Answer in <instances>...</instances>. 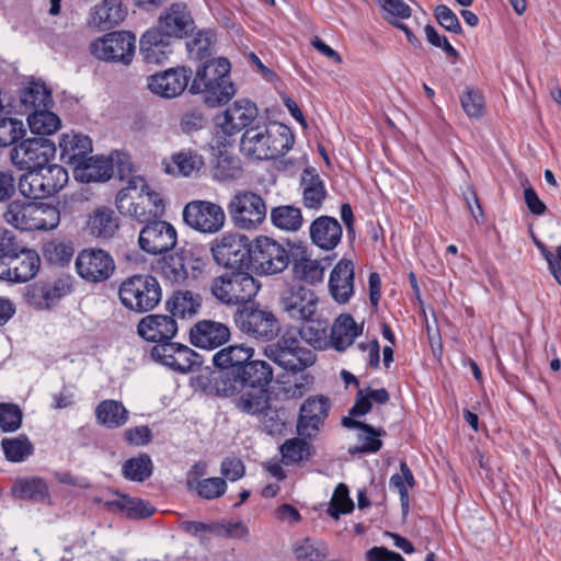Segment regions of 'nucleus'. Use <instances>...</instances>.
Returning <instances> with one entry per match:
<instances>
[{
	"label": "nucleus",
	"instance_id": "nucleus-1",
	"mask_svg": "<svg viewBox=\"0 0 561 561\" xmlns=\"http://www.w3.org/2000/svg\"><path fill=\"white\" fill-rule=\"evenodd\" d=\"M293 145L291 130L277 123L260 122L247 128L240 139L241 152L256 160L276 159L287 153Z\"/></svg>",
	"mask_w": 561,
	"mask_h": 561
},
{
	"label": "nucleus",
	"instance_id": "nucleus-2",
	"mask_svg": "<svg viewBox=\"0 0 561 561\" xmlns=\"http://www.w3.org/2000/svg\"><path fill=\"white\" fill-rule=\"evenodd\" d=\"M230 62L226 58H214L201 65L190 87L193 94H203L204 102L216 107L228 103L236 94L229 77Z\"/></svg>",
	"mask_w": 561,
	"mask_h": 561
},
{
	"label": "nucleus",
	"instance_id": "nucleus-3",
	"mask_svg": "<svg viewBox=\"0 0 561 561\" xmlns=\"http://www.w3.org/2000/svg\"><path fill=\"white\" fill-rule=\"evenodd\" d=\"M116 207L122 215L140 222L160 217L164 213V202L160 193L151 190L141 176H131L127 186L118 191Z\"/></svg>",
	"mask_w": 561,
	"mask_h": 561
},
{
	"label": "nucleus",
	"instance_id": "nucleus-4",
	"mask_svg": "<svg viewBox=\"0 0 561 561\" xmlns=\"http://www.w3.org/2000/svg\"><path fill=\"white\" fill-rule=\"evenodd\" d=\"M59 210L46 203H25L19 199L7 205L3 220L23 231L53 230L59 225Z\"/></svg>",
	"mask_w": 561,
	"mask_h": 561
},
{
	"label": "nucleus",
	"instance_id": "nucleus-5",
	"mask_svg": "<svg viewBox=\"0 0 561 561\" xmlns=\"http://www.w3.org/2000/svg\"><path fill=\"white\" fill-rule=\"evenodd\" d=\"M122 305L134 312L153 310L162 299L159 280L150 274H135L125 278L118 287Z\"/></svg>",
	"mask_w": 561,
	"mask_h": 561
},
{
	"label": "nucleus",
	"instance_id": "nucleus-6",
	"mask_svg": "<svg viewBox=\"0 0 561 561\" xmlns=\"http://www.w3.org/2000/svg\"><path fill=\"white\" fill-rule=\"evenodd\" d=\"M260 283L244 270H232L215 277L210 284L211 295L226 306L250 302L260 290Z\"/></svg>",
	"mask_w": 561,
	"mask_h": 561
},
{
	"label": "nucleus",
	"instance_id": "nucleus-7",
	"mask_svg": "<svg viewBox=\"0 0 561 561\" xmlns=\"http://www.w3.org/2000/svg\"><path fill=\"white\" fill-rule=\"evenodd\" d=\"M259 110L255 103L247 99H240L229 105L221 114L216 116L214 137L215 146H227L229 141L226 136H233L247 128L259 124Z\"/></svg>",
	"mask_w": 561,
	"mask_h": 561
},
{
	"label": "nucleus",
	"instance_id": "nucleus-8",
	"mask_svg": "<svg viewBox=\"0 0 561 561\" xmlns=\"http://www.w3.org/2000/svg\"><path fill=\"white\" fill-rule=\"evenodd\" d=\"M227 210L233 226L245 231L257 229L267 214L263 197L249 190L237 191L229 199Z\"/></svg>",
	"mask_w": 561,
	"mask_h": 561
},
{
	"label": "nucleus",
	"instance_id": "nucleus-9",
	"mask_svg": "<svg viewBox=\"0 0 561 561\" xmlns=\"http://www.w3.org/2000/svg\"><path fill=\"white\" fill-rule=\"evenodd\" d=\"M264 355L279 367L291 371L304 370L316 360L313 352L300 345L295 331H286L276 343L265 346Z\"/></svg>",
	"mask_w": 561,
	"mask_h": 561
},
{
	"label": "nucleus",
	"instance_id": "nucleus-10",
	"mask_svg": "<svg viewBox=\"0 0 561 561\" xmlns=\"http://www.w3.org/2000/svg\"><path fill=\"white\" fill-rule=\"evenodd\" d=\"M251 249L249 239L237 232H226L210 245L215 262L229 270H247L251 263Z\"/></svg>",
	"mask_w": 561,
	"mask_h": 561
},
{
	"label": "nucleus",
	"instance_id": "nucleus-11",
	"mask_svg": "<svg viewBox=\"0 0 561 561\" xmlns=\"http://www.w3.org/2000/svg\"><path fill=\"white\" fill-rule=\"evenodd\" d=\"M237 328L247 336L257 341H272L280 332L276 316L267 309L244 307L234 314Z\"/></svg>",
	"mask_w": 561,
	"mask_h": 561
},
{
	"label": "nucleus",
	"instance_id": "nucleus-12",
	"mask_svg": "<svg viewBox=\"0 0 561 561\" xmlns=\"http://www.w3.org/2000/svg\"><path fill=\"white\" fill-rule=\"evenodd\" d=\"M290 262L288 250L278 241L260 236L251 249V263L261 275H275L285 271Z\"/></svg>",
	"mask_w": 561,
	"mask_h": 561
},
{
	"label": "nucleus",
	"instance_id": "nucleus-13",
	"mask_svg": "<svg viewBox=\"0 0 561 561\" xmlns=\"http://www.w3.org/2000/svg\"><path fill=\"white\" fill-rule=\"evenodd\" d=\"M55 144L44 137L22 140L10 151L11 163L19 170H41L55 157Z\"/></svg>",
	"mask_w": 561,
	"mask_h": 561
},
{
	"label": "nucleus",
	"instance_id": "nucleus-14",
	"mask_svg": "<svg viewBox=\"0 0 561 561\" xmlns=\"http://www.w3.org/2000/svg\"><path fill=\"white\" fill-rule=\"evenodd\" d=\"M183 220L193 230L204 234L219 232L226 222L224 208L208 201H192L183 208Z\"/></svg>",
	"mask_w": 561,
	"mask_h": 561
},
{
	"label": "nucleus",
	"instance_id": "nucleus-15",
	"mask_svg": "<svg viewBox=\"0 0 561 561\" xmlns=\"http://www.w3.org/2000/svg\"><path fill=\"white\" fill-rule=\"evenodd\" d=\"M41 257L35 250L23 249L0 255V278L11 283H25L38 272Z\"/></svg>",
	"mask_w": 561,
	"mask_h": 561
},
{
	"label": "nucleus",
	"instance_id": "nucleus-16",
	"mask_svg": "<svg viewBox=\"0 0 561 561\" xmlns=\"http://www.w3.org/2000/svg\"><path fill=\"white\" fill-rule=\"evenodd\" d=\"M140 229L139 248L150 254L159 255L173 250L178 243L176 229L164 220H148Z\"/></svg>",
	"mask_w": 561,
	"mask_h": 561
},
{
	"label": "nucleus",
	"instance_id": "nucleus-17",
	"mask_svg": "<svg viewBox=\"0 0 561 561\" xmlns=\"http://www.w3.org/2000/svg\"><path fill=\"white\" fill-rule=\"evenodd\" d=\"M136 48V37L129 32H112L91 44V53L99 59L128 65Z\"/></svg>",
	"mask_w": 561,
	"mask_h": 561
},
{
	"label": "nucleus",
	"instance_id": "nucleus-18",
	"mask_svg": "<svg viewBox=\"0 0 561 561\" xmlns=\"http://www.w3.org/2000/svg\"><path fill=\"white\" fill-rule=\"evenodd\" d=\"M318 302L316 293L302 285L289 287L279 298L282 310L294 321L310 320L317 312Z\"/></svg>",
	"mask_w": 561,
	"mask_h": 561
},
{
	"label": "nucleus",
	"instance_id": "nucleus-19",
	"mask_svg": "<svg viewBox=\"0 0 561 561\" xmlns=\"http://www.w3.org/2000/svg\"><path fill=\"white\" fill-rule=\"evenodd\" d=\"M76 270L85 280L101 283L108 279L115 271L112 255L101 249L82 250L76 259Z\"/></svg>",
	"mask_w": 561,
	"mask_h": 561
},
{
	"label": "nucleus",
	"instance_id": "nucleus-20",
	"mask_svg": "<svg viewBox=\"0 0 561 561\" xmlns=\"http://www.w3.org/2000/svg\"><path fill=\"white\" fill-rule=\"evenodd\" d=\"M72 291L68 277H60L48 282H36L26 287L25 302L37 309L45 310L54 307L62 297Z\"/></svg>",
	"mask_w": 561,
	"mask_h": 561
},
{
	"label": "nucleus",
	"instance_id": "nucleus-21",
	"mask_svg": "<svg viewBox=\"0 0 561 561\" xmlns=\"http://www.w3.org/2000/svg\"><path fill=\"white\" fill-rule=\"evenodd\" d=\"M151 357L181 374L193 371L202 365L199 354L183 344L162 343L152 347Z\"/></svg>",
	"mask_w": 561,
	"mask_h": 561
},
{
	"label": "nucleus",
	"instance_id": "nucleus-22",
	"mask_svg": "<svg viewBox=\"0 0 561 561\" xmlns=\"http://www.w3.org/2000/svg\"><path fill=\"white\" fill-rule=\"evenodd\" d=\"M192 71L185 67L169 68L147 78V88L163 99L181 95L188 85Z\"/></svg>",
	"mask_w": 561,
	"mask_h": 561
},
{
	"label": "nucleus",
	"instance_id": "nucleus-23",
	"mask_svg": "<svg viewBox=\"0 0 561 561\" xmlns=\"http://www.w3.org/2000/svg\"><path fill=\"white\" fill-rule=\"evenodd\" d=\"M330 401L324 396L309 397L300 407L297 431L305 437L318 434L330 412Z\"/></svg>",
	"mask_w": 561,
	"mask_h": 561
},
{
	"label": "nucleus",
	"instance_id": "nucleus-24",
	"mask_svg": "<svg viewBox=\"0 0 561 561\" xmlns=\"http://www.w3.org/2000/svg\"><path fill=\"white\" fill-rule=\"evenodd\" d=\"M331 265L329 256L322 259H312L307 250H301L293 254V276L300 282L316 285L324 279V272Z\"/></svg>",
	"mask_w": 561,
	"mask_h": 561
},
{
	"label": "nucleus",
	"instance_id": "nucleus-25",
	"mask_svg": "<svg viewBox=\"0 0 561 561\" xmlns=\"http://www.w3.org/2000/svg\"><path fill=\"white\" fill-rule=\"evenodd\" d=\"M158 31L169 38H182L193 28V19L183 3L171 4L159 18Z\"/></svg>",
	"mask_w": 561,
	"mask_h": 561
},
{
	"label": "nucleus",
	"instance_id": "nucleus-26",
	"mask_svg": "<svg viewBox=\"0 0 561 561\" xmlns=\"http://www.w3.org/2000/svg\"><path fill=\"white\" fill-rule=\"evenodd\" d=\"M229 337L228 327L211 320L199 321L190 331L191 343L204 350L217 348L224 345Z\"/></svg>",
	"mask_w": 561,
	"mask_h": 561
},
{
	"label": "nucleus",
	"instance_id": "nucleus-27",
	"mask_svg": "<svg viewBox=\"0 0 561 561\" xmlns=\"http://www.w3.org/2000/svg\"><path fill=\"white\" fill-rule=\"evenodd\" d=\"M138 334L147 341L168 343L178 332V323L172 316L149 314L137 325Z\"/></svg>",
	"mask_w": 561,
	"mask_h": 561
},
{
	"label": "nucleus",
	"instance_id": "nucleus-28",
	"mask_svg": "<svg viewBox=\"0 0 561 561\" xmlns=\"http://www.w3.org/2000/svg\"><path fill=\"white\" fill-rule=\"evenodd\" d=\"M329 290L339 304H345L354 294V264L350 260H341L333 267L329 277Z\"/></svg>",
	"mask_w": 561,
	"mask_h": 561
},
{
	"label": "nucleus",
	"instance_id": "nucleus-29",
	"mask_svg": "<svg viewBox=\"0 0 561 561\" xmlns=\"http://www.w3.org/2000/svg\"><path fill=\"white\" fill-rule=\"evenodd\" d=\"M163 171L173 176H193L197 174L205 165L204 158L196 150L182 149L163 159Z\"/></svg>",
	"mask_w": 561,
	"mask_h": 561
},
{
	"label": "nucleus",
	"instance_id": "nucleus-30",
	"mask_svg": "<svg viewBox=\"0 0 561 561\" xmlns=\"http://www.w3.org/2000/svg\"><path fill=\"white\" fill-rule=\"evenodd\" d=\"M172 39L156 27L148 30L140 39V55L147 64L159 65L172 54Z\"/></svg>",
	"mask_w": 561,
	"mask_h": 561
},
{
	"label": "nucleus",
	"instance_id": "nucleus-31",
	"mask_svg": "<svg viewBox=\"0 0 561 561\" xmlns=\"http://www.w3.org/2000/svg\"><path fill=\"white\" fill-rule=\"evenodd\" d=\"M60 159L73 169L92 152V140L89 136L69 131L59 140Z\"/></svg>",
	"mask_w": 561,
	"mask_h": 561
},
{
	"label": "nucleus",
	"instance_id": "nucleus-32",
	"mask_svg": "<svg viewBox=\"0 0 561 561\" xmlns=\"http://www.w3.org/2000/svg\"><path fill=\"white\" fill-rule=\"evenodd\" d=\"M310 238L318 248L330 251L341 241L342 226L337 219L330 216L316 218L309 228Z\"/></svg>",
	"mask_w": 561,
	"mask_h": 561
},
{
	"label": "nucleus",
	"instance_id": "nucleus-33",
	"mask_svg": "<svg viewBox=\"0 0 561 561\" xmlns=\"http://www.w3.org/2000/svg\"><path fill=\"white\" fill-rule=\"evenodd\" d=\"M253 355V347L243 344L229 345L213 355V363L220 370H227L238 376Z\"/></svg>",
	"mask_w": 561,
	"mask_h": 561
},
{
	"label": "nucleus",
	"instance_id": "nucleus-34",
	"mask_svg": "<svg viewBox=\"0 0 561 561\" xmlns=\"http://www.w3.org/2000/svg\"><path fill=\"white\" fill-rule=\"evenodd\" d=\"M190 262L191 259L184 252H176L158 260L156 268L164 280L173 285H184L190 277Z\"/></svg>",
	"mask_w": 561,
	"mask_h": 561
},
{
	"label": "nucleus",
	"instance_id": "nucleus-35",
	"mask_svg": "<svg viewBox=\"0 0 561 561\" xmlns=\"http://www.w3.org/2000/svg\"><path fill=\"white\" fill-rule=\"evenodd\" d=\"M113 174L111 161L103 157L88 156L73 169V176L82 183L105 182Z\"/></svg>",
	"mask_w": 561,
	"mask_h": 561
},
{
	"label": "nucleus",
	"instance_id": "nucleus-36",
	"mask_svg": "<svg viewBox=\"0 0 561 561\" xmlns=\"http://www.w3.org/2000/svg\"><path fill=\"white\" fill-rule=\"evenodd\" d=\"M300 186L304 206L309 209H320L327 197V190L316 169L306 168L304 170Z\"/></svg>",
	"mask_w": 561,
	"mask_h": 561
},
{
	"label": "nucleus",
	"instance_id": "nucleus-37",
	"mask_svg": "<svg viewBox=\"0 0 561 561\" xmlns=\"http://www.w3.org/2000/svg\"><path fill=\"white\" fill-rule=\"evenodd\" d=\"M362 332L363 325H358L350 314H342L331 329L330 345L340 352L344 351Z\"/></svg>",
	"mask_w": 561,
	"mask_h": 561
},
{
	"label": "nucleus",
	"instance_id": "nucleus-38",
	"mask_svg": "<svg viewBox=\"0 0 561 561\" xmlns=\"http://www.w3.org/2000/svg\"><path fill=\"white\" fill-rule=\"evenodd\" d=\"M201 305L199 295L190 290H178L167 300V309L173 318H192L197 314Z\"/></svg>",
	"mask_w": 561,
	"mask_h": 561
},
{
	"label": "nucleus",
	"instance_id": "nucleus-39",
	"mask_svg": "<svg viewBox=\"0 0 561 561\" xmlns=\"http://www.w3.org/2000/svg\"><path fill=\"white\" fill-rule=\"evenodd\" d=\"M304 324L296 332L302 341L314 350H325L330 346V335L328 333L329 323L325 320L310 318L304 320Z\"/></svg>",
	"mask_w": 561,
	"mask_h": 561
},
{
	"label": "nucleus",
	"instance_id": "nucleus-40",
	"mask_svg": "<svg viewBox=\"0 0 561 561\" xmlns=\"http://www.w3.org/2000/svg\"><path fill=\"white\" fill-rule=\"evenodd\" d=\"M88 227L94 237L110 239L117 232L119 222L113 209L100 207L90 216Z\"/></svg>",
	"mask_w": 561,
	"mask_h": 561
},
{
	"label": "nucleus",
	"instance_id": "nucleus-41",
	"mask_svg": "<svg viewBox=\"0 0 561 561\" xmlns=\"http://www.w3.org/2000/svg\"><path fill=\"white\" fill-rule=\"evenodd\" d=\"M129 413L122 402L116 400H103L95 409V417L99 424L107 428H117L125 425Z\"/></svg>",
	"mask_w": 561,
	"mask_h": 561
},
{
	"label": "nucleus",
	"instance_id": "nucleus-42",
	"mask_svg": "<svg viewBox=\"0 0 561 561\" xmlns=\"http://www.w3.org/2000/svg\"><path fill=\"white\" fill-rule=\"evenodd\" d=\"M238 377L244 387L263 389L273 380V369L265 360H249Z\"/></svg>",
	"mask_w": 561,
	"mask_h": 561
},
{
	"label": "nucleus",
	"instance_id": "nucleus-43",
	"mask_svg": "<svg viewBox=\"0 0 561 561\" xmlns=\"http://www.w3.org/2000/svg\"><path fill=\"white\" fill-rule=\"evenodd\" d=\"M21 103L26 111L37 112L53 105L50 90L42 82H31L21 93Z\"/></svg>",
	"mask_w": 561,
	"mask_h": 561
},
{
	"label": "nucleus",
	"instance_id": "nucleus-44",
	"mask_svg": "<svg viewBox=\"0 0 561 561\" xmlns=\"http://www.w3.org/2000/svg\"><path fill=\"white\" fill-rule=\"evenodd\" d=\"M0 445L5 459L10 462L25 461L34 453V446L26 435L4 437Z\"/></svg>",
	"mask_w": 561,
	"mask_h": 561
},
{
	"label": "nucleus",
	"instance_id": "nucleus-45",
	"mask_svg": "<svg viewBox=\"0 0 561 561\" xmlns=\"http://www.w3.org/2000/svg\"><path fill=\"white\" fill-rule=\"evenodd\" d=\"M268 404V398L263 389L251 388L244 390L234 399L238 410L250 415H260Z\"/></svg>",
	"mask_w": 561,
	"mask_h": 561
},
{
	"label": "nucleus",
	"instance_id": "nucleus-46",
	"mask_svg": "<svg viewBox=\"0 0 561 561\" xmlns=\"http://www.w3.org/2000/svg\"><path fill=\"white\" fill-rule=\"evenodd\" d=\"M27 123L31 131L39 136L53 135L61 127L60 118L49 108L30 112Z\"/></svg>",
	"mask_w": 561,
	"mask_h": 561
},
{
	"label": "nucleus",
	"instance_id": "nucleus-47",
	"mask_svg": "<svg viewBox=\"0 0 561 561\" xmlns=\"http://www.w3.org/2000/svg\"><path fill=\"white\" fill-rule=\"evenodd\" d=\"M271 220L275 227L285 231H298L302 226L300 208L289 205L274 207Z\"/></svg>",
	"mask_w": 561,
	"mask_h": 561
},
{
	"label": "nucleus",
	"instance_id": "nucleus-48",
	"mask_svg": "<svg viewBox=\"0 0 561 561\" xmlns=\"http://www.w3.org/2000/svg\"><path fill=\"white\" fill-rule=\"evenodd\" d=\"M106 506L112 510L125 512L130 518H146L153 514L154 507L140 499L122 496L118 500L106 502Z\"/></svg>",
	"mask_w": 561,
	"mask_h": 561
},
{
	"label": "nucleus",
	"instance_id": "nucleus-49",
	"mask_svg": "<svg viewBox=\"0 0 561 561\" xmlns=\"http://www.w3.org/2000/svg\"><path fill=\"white\" fill-rule=\"evenodd\" d=\"M124 18L125 12L117 0H103L94 9V21L105 28L117 25Z\"/></svg>",
	"mask_w": 561,
	"mask_h": 561
},
{
	"label": "nucleus",
	"instance_id": "nucleus-50",
	"mask_svg": "<svg viewBox=\"0 0 561 561\" xmlns=\"http://www.w3.org/2000/svg\"><path fill=\"white\" fill-rule=\"evenodd\" d=\"M47 491V485L41 478L16 479L12 486L13 494L22 500H44Z\"/></svg>",
	"mask_w": 561,
	"mask_h": 561
},
{
	"label": "nucleus",
	"instance_id": "nucleus-51",
	"mask_svg": "<svg viewBox=\"0 0 561 561\" xmlns=\"http://www.w3.org/2000/svg\"><path fill=\"white\" fill-rule=\"evenodd\" d=\"M153 470L151 458L142 454L138 457L126 460L123 465V476L125 479L136 482L147 480Z\"/></svg>",
	"mask_w": 561,
	"mask_h": 561
},
{
	"label": "nucleus",
	"instance_id": "nucleus-52",
	"mask_svg": "<svg viewBox=\"0 0 561 561\" xmlns=\"http://www.w3.org/2000/svg\"><path fill=\"white\" fill-rule=\"evenodd\" d=\"M294 554L299 561H322L329 556V549L321 540L305 538L295 545Z\"/></svg>",
	"mask_w": 561,
	"mask_h": 561
},
{
	"label": "nucleus",
	"instance_id": "nucleus-53",
	"mask_svg": "<svg viewBox=\"0 0 561 561\" xmlns=\"http://www.w3.org/2000/svg\"><path fill=\"white\" fill-rule=\"evenodd\" d=\"M27 173L21 175L18 183L20 193L32 199L45 198L47 193L44 188L45 184L41 178V170H26Z\"/></svg>",
	"mask_w": 561,
	"mask_h": 561
},
{
	"label": "nucleus",
	"instance_id": "nucleus-54",
	"mask_svg": "<svg viewBox=\"0 0 561 561\" xmlns=\"http://www.w3.org/2000/svg\"><path fill=\"white\" fill-rule=\"evenodd\" d=\"M41 178L44 181V188L47 196H50L61 190L68 182L67 170L59 164H46L41 169Z\"/></svg>",
	"mask_w": 561,
	"mask_h": 561
},
{
	"label": "nucleus",
	"instance_id": "nucleus-55",
	"mask_svg": "<svg viewBox=\"0 0 561 561\" xmlns=\"http://www.w3.org/2000/svg\"><path fill=\"white\" fill-rule=\"evenodd\" d=\"M26 134L24 123L14 117L0 118V147H9L21 140Z\"/></svg>",
	"mask_w": 561,
	"mask_h": 561
},
{
	"label": "nucleus",
	"instance_id": "nucleus-56",
	"mask_svg": "<svg viewBox=\"0 0 561 561\" xmlns=\"http://www.w3.org/2000/svg\"><path fill=\"white\" fill-rule=\"evenodd\" d=\"M385 434L382 430H375L370 425H363L358 433L359 446H355L348 449L351 454H363V453H377L382 446V442L379 439Z\"/></svg>",
	"mask_w": 561,
	"mask_h": 561
},
{
	"label": "nucleus",
	"instance_id": "nucleus-57",
	"mask_svg": "<svg viewBox=\"0 0 561 561\" xmlns=\"http://www.w3.org/2000/svg\"><path fill=\"white\" fill-rule=\"evenodd\" d=\"M280 454L287 465L307 460L311 455L310 444L301 438L287 439L280 446Z\"/></svg>",
	"mask_w": 561,
	"mask_h": 561
},
{
	"label": "nucleus",
	"instance_id": "nucleus-58",
	"mask_svg": "<svg viewBox=\"0 0 561 561\" xmlns=\"http://www.w3.org/2000/svg\"><path fill=\"white\" fill-rule=\"evenodd\" d=\"M353 510L354 503L350 497L347 486L344 483L337 484L330 501L329 515L339 519L341 514L351 513Z\"/></svg>",
	"mask_w": 561,
	"mask_h": 561
},
{
	"label": "nucleus",
	"instance_id": "nucleus-59",
	"mask_svg": "<svg viewBox=\"0 0 561 561\" xmlns=\"http://www.w3.org/2000/svg\"><path fill=\"white\" fill-rule=\"evenodd\" d=\"M23 412L15 403H0V430L4 433L15 432L21 427Z\"/></svg>",
	"mask_w": 561,
	"mask_h": 561
},
{
	"label": "nucleus",
	"instance_id": "nucleus-60",
	"mask_svg": "<svg viewBox=\"0 0 561 561\" xmlns=\"http://www.w3.org/2000/svg\"><path fill=\"white\" fill-rule=\"evenodd\" d=\"M401 473H396L390 478L389 484L400 494V501L403 508L409 506L408 486L414 485V477L405 462L400 463Z\"/></svg>",
	"mask_w": 561,
	"mask_h": 561
},
{
	"label": "nucleus",
	"instance_id": "nucleus-61",
	"mask_svg": "<svg viewBox=\"0 0 561 561\" xmlns=\"http://www.w3.org/2000/svg\"><path fill=\"white\" fill-rule=\"evenodd\" d=\"M460 103L469 117L480 118L484 115L485 102L481 92L467 88L460 96Z\"/></svg>",
	"mask_w": 561,
	"mask_h": 561
},
{
	"label": "nucleus",
	"instance_id": "nucleus-62",
	"mask_svg": "<svg viewBox=\"0 0 561 561\" xmlns=\"http://www.w3.org/2000/svg\"><path fill=\"white\" fill-rule=\"evenodd\" d=\"M240 388H244L243 381L237 374L227 370H220L219 376L214 381V389L221 397H232L240 392Z\"/></svg>",
	"mask_w": 561,
	"mask_h": 561
},
{
	"label": "nucleus",
	"instance_id": "nucleus-63",
	"mask_svg": "<svg viewBox=\"0 0 561 561\" xmlns=\"http://www.w3.org/2000/svg\"><path fill=\"white\" fill-rule=\"evenodd\" d=\"M192 489L196 490L201 497L214 500L225 494L227 483L221 478H207L197 482Z\"/></svg>",
	"mask_w": 561,
	"mask_h": 561
},
{
	"label": "nucleus",
	"instance_id": "nucleus-64",
	"mask_svg": "<svg viewBox=\"0 0 561 561\" xmlns=\"http://www.w3.org/2000/svg\"><path fill=\"white\" fill-rule=\"evenodd\" d=\"M261 423L266 433L270 435L283 434L286 428V422L279 411L267 404V408L261 413Z\"/></svg>",
	"mask_w": 561,
	"mask_h": 561
}]
</instances>
